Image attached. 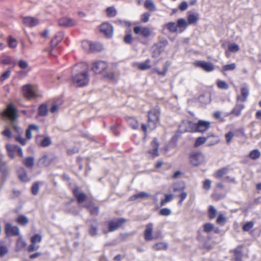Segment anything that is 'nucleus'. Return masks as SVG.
Listing matches in <instances>:
<instances>
[{
    "label": "nucleus",
    "mask_w": 261,
    "mask_h": 261,
    "mask_svg": "<svg viewBox=\"0 0 261 261\" xmlns=\"http://www.w3.org/2000/svg\"><path fill=\"white\" fill-rule=\"evenodd\" d=\"M74 68L77 70V72L72 74V80L73 85L79 87L87 86L90 80L87 65L78 64Z\"/></svg>",
    "instance_id": "f257e3e1"
},
{
    "label": "nucleus",
    "mask_w": 261,
    "mask_h": 261,
    "mask_svg": "<svg viewBox=\"0 0 261 261\" xmlns=\"http://www.w3.org/2000/svg\"><path fill=\"white\" fill-rule=\"evenodd\" d=\"M210 122L204 120H199L196 123L191 121H183L179 125V129L181 132H198L203 133L210 128Z\"/></svg>",
    "instance_id": "f03ea898"
},
{
    "label": "nucleus",
    "mask_w": 261,
    "mask_h": 261,
    "mask_svg": "<svg viewBox=\"0 0 261 261\" xmlns=\"http://www.w3.org/2000/svg\"><path fill=\"white\" fill-rule=\"evenodd\" d=\"M2 116L8 118L11 121V125L16 133L19 134L20 132H22L15 123V120L17 118V111L12 104H10L8 106L7 109L2 113Z\"/></svg>",
    "instance_id": "7ed1b4c3"
},
{
    "label": "nucleus",
    "mask_w": 261,
    "mask_h": 261,
    "mask_svg": "<svg viewBox=\"0 0 261 261\" xmlns=\"http://www.w3.org/2000/svg\"><path fill=\"white\" fill-rule=\"evenodd\" d=\"M160 112L158 108H154L148 112V126L150 129H154L159 121Z\"/></svg>",
    "instance_id": "20e7f679"
},
{
    "label": "nucleus",
    "mask_w": 261,
    "mask_h": 261,
    "mask_svg": "<svg viewBox=\"0 0 261 261\" xmlns=\"http://www.w3.org/2000/svg\"><path fill=\"white\" fill-rule=\"evenodd\" d=\"M22 91L24 96L29 99L39 96L38 93V88L35 85H25L22 87Z\"/></svg>",
    "instance_id": "39448f33"
},
{
    "label": "nucleus",
    "mask_w": 261,
    "mask_h": 261,
    "mask_svg": "<svg viewBox=\"0 0 261 261\" xmlns=\"http://www.w3.org/2000/svg\"><path fill=\"white\" fill-rule=\"evenodd\" d=\"M204 155L201 152H194L190 156V163L194 166H197L204 162Z\"/></svg>",
    "instance_id": "423d86ee"
},
{
    "label": "nucleus",
    "mask_w": 261,
    "mask_h": 261,
    "mask_svg": "<svg viewBox=\"0 0 261 261\" xmlns=\"http://www.w3.org/2000/svg\"><path fill=\"white\" fill-rule=\"evenodd\" d=\"M108 67V64L102 61H98L93 63L91 70L96 74L103 72Z\"/></svg>",
    "instance_id": "0eeeda50"
},
{
    "label": "nucleus",
    "mask_w": 261,
    "mask_h": 261,
    "mask_svg": "<svg viewBox=\"0 0 261 261\" xmlns=\"http://www.w3.org/2000/svg\"><path fill=\"white\" fill-rule=\"evenodd\" d=\"M134 32L136 35H141L144 37H149L152 33L151 29L148 27L136 26L134 28Z\"/></svg>",
    "instance_id": "6e6552de"
},
{
    "label": "nucleus",
    "mask_w": 261,
    "mask_h": 261,
    "mask_svg": "<svg viewBox=\"0 0 261 261\" xmlns=\"http://www.w3.org/2000/svg\"><path fill=\"white\" fill-rule=\"evenodd\" d=\"M5 233L8 237L18 236L19 234V229L17 226H13L10 223H6L5 225Z\"/></svg>",
    "instance_id": "1a4fd4ad"
},
{
    "label": "nucleus",
    "mask_w": 261,
    "mask_h": 261,
    "mask_svg": "<svg viewBox=\"0 0 261 261\" xmlns=\"http://www.w3.org/2000/svg\"><path fill=\"white\" fill-rule=\"evenodd\" d=\"M76 21L69 17H63L59 19L58 24L63 27H71L76 24Z\"/></svg>",
    "instance_id": "9d476101"
},
{
    "label": "nucleus",
    "mask_w": 261,
    "mask_h": 261,
    "mask_svg": "<svg viewBox=\"0 0 261 261\" xmlns=\"http://www.w3.org/2000/svg\"><path fill=\"white\" fill-rule=\"evenodd\" d=\"M195 64L206 72H210L214 70L213 64L210 62L204 61H198L195 63Z\"/></svg>",
    "instance_id": "9b49d317"
},
{
    "label": "nucleus",
    "mask_w": 261,
    "mask_h": 261,
    "mask_svg": "<svg viewBox=\"0 0 261 261\" xmlns=\"http://www.w3.org/2000/svg\"><path fill=\"white\" fill-rule=\"evenodd\" d=\"M22 23L24 25L29 27H34L39 23V20L35 17L31 16L23 17Z\"/></svg>",
    "instance_id": "f8f14e48"
},
{
    "label": "nucleus",
    "mask_w": 261,
    "mask_h": 261,
    "mask_svg": "<svg viewBox=\"0 0 261 261\" xmlns=\"http://www.w3.org/2000/svg\"><path fill=\"white\" fill-rule=\"evenodd\" d=\"M100 31L108 37H111L113 33V27L108 23H102L100 27Z\"/></svg>",
    "instance_id": "ddd939ff"
},
{
    "label": "nucleus",
    "mask_w": 261,
    "mask_h": 261,
    "mask_svg": "<svg viewBox=\"0 0 261 261\" xmlns=\"http://www.w3.org/2000/svg\"><path fill=\"white\" fill-rule=\"evenodd\" d=\"M0 171L2 175L1 177V180L3 183H4L6 181L7 176L8 175V168L7 163L2 159H0Z\"/></svg>",
    "instance_id": "4468645a"
},
{
    "label": "nucleus",
    "mask_w": 261,
    "mask_h": 261,
    "mask_svg": "<svg viewBox=\"0 0 261 261\" xmlns=\"http://www.w3.org/2000/svg\"><path fill=\"white\" fill-rule=\"evenodd\" d=\"M153 224L148 223L146 225V229L144 231V239L146 241H151L153 240L152 236Z\"/></svg>",
    "instance_id": "2eb2a0df"
},
{
    "label": "nucleus",
    "mask_w": 261,
    "mask_h": 261,
    "mask_svg": "<svg viewBox=\"0 0 261 261\" xmlns=\"http://www.w3.org/2000/svg\"><path fill=\"white\" fill-rule=\"evenodd\" d=\"M124 222L123 219H119L116 221H111L109 222V231H114L117 229Z\"/></svg>",
    "instance_id": "dca6fc26"
},
{
    "label": "nucleus",
    "mask_w": 261,
    "mask_h": 261,
    "mask_svg": "<svg viewBox=\"0 0 261 261\" xmlns=\"http://www.w3.org/2000/svg\"><path fill=\"white\" fill-rule=\"evenodd\" d=\"M75 197L79 203H82L86 198V195L79 190L78 189H74L73 191Z\"/></svg>",
    "instance_id": "f3484780"
},
{
    "label": "nucleus",
    "mask_w": 261,
    "mask_h": 261,
    "mask_svg": "<svg viewBox=\"0 0 261 261\" xmlns=\"http://www.w3.org/2000/svg\"><path fill=\"white\" fill-rule=\"evenodd\" d=\"M241 95L238 96V99L244 102L246 100L249 95L248 88L246 86H242L241 90Z\"/></svg>",
    "instance_id": "a211bd4d"
},
{
    "label": "nucleus",
    "mask_w": 261,
    "mask_h": 261,
    "mask_svg": "<svg viewBox=\"0 0 261 261\" xmlns=\"http://www.w3.org/2000/svg\"><path fill=\"white\" fill-rule=\"evenodd\" d=\"M150 60L147 59L145 62L141 63H136L135 65L141 70H145L151 68L150 65Z\"/></svg>",
    "instance_id": "6ab92c4d"
},
{
    "label": "nucleus",
    "mask_w": 261,
    "mask_h": 261,
    "mask_svg": "<svg viewBox=\"0 0 261 261\" xmlns=\"http://www.w3.org/2000/svg\"><path fill=\"white\" fill-rule=\"evenodd\" d=\"M151 146L152 147V149L149 150L148 151V153L151 154L152 156L154 158L159 155L158 153V147L159 144L156 142V139H154L151 143Z\"/></svg>",
    "instance_id": "aec40b11"
},
{
    "label": "nucleus",
    "mask_w": 261,
    "mask_h": 261,
    "mask_svg": "<svg viewBox=\"0 0 261 261\" xmlns=\"http://www.w3.org/2000/svg\"><path fill=\"white\" fill-rule=\"evenodd\" d=\"M174 192H178L180 193L179 196L180 198V200L178 202V204L180 205L182 204V201L185 199L187 197V193L184 191V189L182 188H177L175 187H174L173 189Z\"/></svg>",
    "instance_id": "412c9836"
},
{
    "label": "nucleus",
    "mask_w": 261,
    "mask_h": 261,
    "mask_svg": "<svg viewBox=\"0 0 261 261\" xmlns=\"http://www.w3.org/2000/svg\"><path fill=\"white\" fill-rule=\"evenodd\" d=\"M18 177L19 179L23 182H27L30 180V178L27 175V172L24 168H21L18 171Z\"/></svg>",
    "instance_id": "4be33fe9"
},
{
    "label": "nucleus",
    "mask_w": 261,
    "mask_h": 261,
    "mask_svg": "<svg viewBox=\"0 0 261 261\" xmlns=\"http://www.w3.org/2000/svg\"><path fill=\"white\" fill-rule=\"evenodd\" d=\"M149 196H150L149 194L144 192H141L130 197L129 200L130 201H134L139 198L142 199L148 197Z\"/></svg>",
    "instance_id": "5701e85b"
},
{
    "label": "nucleus",
    "mask_w": 261,
    "mask_h": 261,
    "mask_svg": "<svg viewBox=\"0 0 261 261\" xmlns=\"http://www.w3.org/2000/svg\"><path fill=\"white\" fill-rule=\"evenodd\" d=\"M144 7L150 11H155L156 10V6L152 0H146Z\"/></svg>",
    "instance_id": "b1692460"
},
{
    "label": "nucleus",
    "mask_w": 261,
    "mask_h": 261,
    "mask_svg": "<svg viewBox=\"0 0 261 261\" xmlns=\"http://www.w3.org/2000/svg\"><path fill=\"white\" fill-rule=\"evenodd\" d=\"M103 49L102 45L99 43H93L91 42L90 53L100 51Z\"/></svg>",
    "instance_id": "393cba45"
},
{
    "label": "nucleus",
    "mask_w": 261,
    "mask_h": 261,
    "mask_svg": "<svg viewBox=\"0 0 261 261\" xmlns=\"http://www.w3.org/2000/svg\"><path fill=\"white\" fill-rule=\"evenodd\" d=\"M64 36L63 32H59L56 36L54 39L51 41V47H54L58 44V42H59L62 38Z\"/></svg>",
    "instance_id": "a878e982"
},
{
    "label": "nucleus",
    "mask_w": 261,
    "mask_h": 261,
    "mask_svg": "<svg viewBox=\"0 0 261 261\" xmlns=\"http://www.w3.org/2000/svg\"><path fill=\"white\" fill-rule=\"evenodd\" d=\"M244 107L245 106L243 104H238L234 108L231 113L236 116H239L241 113L242 110L244 108Z\"/></svg>",
    "instance_id": "bb28decb"
},
{
    "label": "nucleus",
    "mask_w": 261,
    "mask_h": 261,
    "mask_svg": "<svg viewBox=\"0 0 261 261\" xmlns=\"http://www.w3.org/2000/svg\"><path fill=\"white\" fill-rule=\"evenodd\" d=\"M39 164L42 166H48L51 163V160L46 156L44 155L39 160Z\"/></svg>",
    "instance_id": "cd10ccee"
},
{
    "label": "nucleus",
    "mask_w": 261,
    "mask_h": 261,
    "mask_svg": "<svg viewBox=\"0 0 261 261\" xmlns=\"http://www.w3.org/2000/svg\"><path fill=\"white\" fill-rule=\"evenodd\" d=\"M127 123L133 129H136L138 127V123L135 118L133 117H129L127 119Z\"/></svg>",
    "instance_id": "c85d7f7f"
},
{
    "label": "nucleus",
    "mask_w": 261,
    "mask_h": 261,
    "mask_svg": "<svg viewBox=\"0 0 261 261\" xmlns=\"http://www.w3.org/2000/svg\"><path fill=\"white\" fill-rule=\"evenodd\" d=\"M18 223L22 225H25L28 224L29 220L27 217L24 215H20L16 219Z\"/></svg>",
    "instance_id": "c756f323"
},
{
    "label": "nucleus",
    "mask_w": 261,
    "mask_h": 261,
    "mask_svg": "<svg viewBox=\"0 0 261 261\" xmlns=\"http://www.w3.org/2000/svg\"><path fill=\"white\" fill-rule=\"evenodd\" d=\"M106 12L108 16L109 17H113L117 14V10L114 7L107 8Z\"/></svg>",
    "instance_id": "7c9ffc66"
},
{
    "label": "nucleus",
    "mask_w": 261,
    "mask_h": 261,
    "mask_svg": "<svg viewBox=\"0 0 261 261\" xmlns=\"http://www.w3.org/2000/svg\"><path fill=\"white\" fill-rule=\"evenodd\" d=\"M217 211L216 209L213 206L210 205L208 209V217L212 219L216 217Z\"/></svg>",
    "instance_id": "2f4dec72"
},
{
    "label": "nucleus",
    "mask_w": 261,
    "mask_h": 261,
    "mask_svg": "<svg viewBox=\"0 0 261 261\" xmlns=\"http://www.w3.org/2000/svg\"><path fill=\"white\" fill-rule=\"evenodd\" d=\"M249 156L251 159L255 160L260 157V152L258 149H254L250 152Z\"/></svg>",
    "instance_id": "473e14b6"
},
{
    "label": "nucleus",
    "mask_w": 261,
    "mask_h": 261,
    "mask_svg": "<svg viewBox=\"0 0 261 261\" xmlns=\"http://www.w3.org/2000/svg\"><path fill=\"white\" fill-rule=\"evenodd\" d=\"M167 247L166 244L162 242L156 243L152 246V248L155 250H165Z\"/></svg>",
    "instance_id": "72a5a7b5"
},
{
    "label": "nucleus",
    "mask_w": 261,
    "mask_h": 261,
    "mask_svg": "<svg viewBox=\"0 0 261 261\" xmlns=\"http://www.w3.org/2000/svg\"><path fill=\"white\" fill-rule=\"evenodd\" d=\"M23 163L26 167H31L34 164V159L32 156L28 157L24 160Z\"/></svg>",
    "instance_id": "f704fd0d"
},
{
    "label": "nucleus",
    "mask_w": 261,
    "mask_h": 261,
    "mask_svg": "<svg viewBox=\"0 0 261 261\" xmlns=\"http://www.w3.org/2000/svg\"><path fill=\"white\" fill-rule=\"evenodd\" d=\"M239 49V46L237 44L231 43L229 44L228 45V50L230 52L236 53L238 51Z\"/></svg>",
    "instance_id": "c9c22d12"
},
{
    "label": "nucleus",
    "mask_w": 261,
    "mask_h": 261,
    "mask_svg": "<svg viewBox=\"0 0 261 261\" xmlns=\"http://www.w3.org/2000/svg\"><path fill=\"white\" fill-rule=\"evenodd\" d=\"M82 45L83 49L85 51L90 53V47L91 45V41L88 40H84L82 42Z\"/></svg>",
    "instance_id": "e433bc0d"
},
{
    "label": "nucleus",
    "mask_w": 261,
    "mask_h": 261,
    "mask_svg": "<svg viewBox=\"0 0 261 261\" xmlns=\"http://www.w3.org/2000/svg\"><path fill=\"white\" fill-rule=\"evenodd\" d=\"M236 67V65L235 63H231L230 64H227L223 66L222 68V71H232Z\"/></svg>",
    "instance_id": "4c0bfd02"
},
{
    "label": "nucleus",
    "mask_w": 261,
    "mask_h": 261,
    "mask_svg": "<svg viewBox=\"0 0 261 261\" xmlns=\"http://www.w3.org/2000/svg\"><path fill=\"white\" fill-rule=\"evenodd\" d=\"M8 43L9 46L10 48H15L17 45V42L15 38H14L11 36H10L8 38Z\"/></svg>",
    "instance_id": "58836bf2"
},
{
    "label": "nucleus",
    "mask_w": 261,
    "mask_h": 261,
    "mask_svg": "<svg viewBox=\"0 0 261 261\" xmlns=\"http://www.w3.org/2000/svg\"><path fill=\"white\" fill-rule=\"evenodd\" d=\"M217 85L219 88L221 89H228L229 88L228 85L224 81L221 80H217Z\"/></svg>",
    "instance_id": "ea45409f"
},
{
    "label": "nucleus",
    "mask_w": 261,
    "mask_h": 261,
    "mask_svg": "<svg viewBox=\"0 0 261 261\" xmlns=\"http://www.w3.org/2000/svg\"><path fill=\"white\" fill-rule=\"evenodd\" d=\"M226 221V218L223 214H219L216 222L218 224L223 225Z\"/></svg>",
    "instance_id": "a19ab883"
},
{
    "label": "nucleus",
    "mask_w": 261,
    "mask_h": 261,
    "mask_svg": "<svg viewBox=\"0 0 261 261\" xmlns=\"http://www.w3.org/2000/svg\"><path fill=\"white\" fill-rule=\"evenodd\" d=\"M48 113V109L45 105H41L39 108V114L41 116H45Z\"/></svg>",
    "instance_id": "79ce46f5"
},
{
    "label": "nucleus",
    "mask_w": 261,
    "mask_h": 261,
    "mask_svg": "<svg viewBox=\"0 0 261 261\" xmlns=\"http://www.w3.org/2000/svg\"><path fill=\"white\" fill-rule=\"evenodd\" d=\"M42 240L41 236L39 234H35L31 238V243L33 244H37L41 242Z\"/></svg>",
    "instance_id": "37998d69"
},
{
    "label": "nucleus",
    "mask_w": 261,
    "mask_h": 261,
    "mask_svg": "<svg viewBox=\"0 0 261 261\" xmlns=\"http://www.w3.org/2000/svg\"><path fill=\"white\" fill-rule=\"evenodd\" d=\"M160 215L163 216H168L172 213V211L169 208H163L160 211Z\"/></svg>",
    "instance_id": "c03bdc74"
},
{
    "label": "nucleus",
    "mask_w": 261,
    "mask_h": 261,
    "mask_svg": "<svg viewBox=\"0 0 261 261\" xmlns=\"http://www.w3.org/2000/svg\"><path fill=\"white\" fill-rule=\"evenodd\" d=\"M173 195L172 194L166 195L165 198L162 200L161 201V206H164L166 203L170 202L172 200Z\"/></svg>",
    "instance_id": "a18cd8bd"
},
{
    "label": "nucleus",
    "mask_w": 261,
    "mask_h": 261,
    "mask_svg": "<svg viewBox=\"0 0 261 261\" xmlns=\"http://www.w3.org/2000/svg\"><path fill=\"white\" fill-rule=\"evenodd\" d=\"M150 14L149 12H145L141 15L140 19L143 22L146 23L149 21Z\"/></svg>",
    "instance_id": "49530a36"
},
{
    "label": "nucleus",
    "mask_w": 261,
    "mask_h": 261,
    "mask_svg": "<svg viewBox=\"0 0 261 261\" xmlns=\"http://www.w3.org/2000/svg\"><path fill=\"white\" fill-rule=\"evenodd\" d=\"M168 30L171 32H175L177 31V25L174 22H170L167 24Z\"/></svg>",
    "instance_id": "de8ad7c7"
},
{
    "label": "nucleus",
    "mask_w": 261,
    "mask_h": 261,
    "mask_svg": "<svg viewBox=\"0 0 261 261\" xmlns=\"http://www.w3.org/2000/svg\"><path fill=\"white\" fill-rule=\"evenodd\" d=\"M198 20V17L194 14H190L188 16V21L189 24L195 23Z\"/></svg>",
    "instance_id": "09e8293b"
},
{
    "label": "nucleus",
    "mask_w": 261,
    "mask_h": 261,
    "mask_svg": "<svg viewBox=\"0 0 261 261\" xmlns=\"http://www.w3.org/2000/svg\"><path fill=\"white\" fill-rule=\"evenodd\" d=\"M39 182H36L33 185L32 187V194L34 195H36L38 194L39 189Z\"/></svg>",
    "instance_id": "8fccbe9b"
},
{
    "label": "nucleus",
    "mask_w": 261,
    "mask_h": 261,
    "mask_svg": "<svg viewBox=\"0 0 261 261\" xmlns=\"http://www.w3.org/2000/svg\"><path fill=\"white\" fill-rule=\"evenodd\" d=\"M27 244L22 239L21 237H20L18 240L17 241L16 245L18 248H22L26 246Z\"/></svg>",
    "instance_id": "3c124183"
},
{
    "label": "nucleus",
    "mask_w": 261,
    "mask_h": 261,
    "mask_svg": "<svg viewBox=\"0 0 261 261\" xmlns=\"http://www.w3.org/2000/svg\"><path fill=\"white\" fill-rule=\"evenodd\" d=\"M206 139L204 137H199L198 138L195 143V147H198L203 144L205 141Z\"/></svg>",
    "instance_id": "603ef678"
},
{
    "label": "nucleus",
    "mask_w": 261,
    "mask_h": 261,
    "mask_svg": "<svg viewBox=\"0 0 261 261\" xmlns=\"http://www.w3.org/2000/svg\"><path fill=\"white\" fill-rule=\"evenodd\" d=\"M253 225L254 223L251 221L247 222L244 225L243 229L245 231H248L253 227Z\"/></svg>",
    "instance_id": "864d4df0"
},
{
    "label": "nucleus",
    "mask_w": 261,
    "mask_h": 261,
    "mask_svg": "<svg viewBox=\"0 0 261 261\" xmlns=\"http://www.w3.org/2000/svg\"><path fill=\"white\" fill-rule=\"evenodd\" d=\"M214 229V225L212 223H206L204 225V230L207 233L212 231Z\"/></svg>",
    "instance_id": "5fc2aeb1"
},
{
    "label": "nucleus",
    "mask_w": 261,
    "mask_h": 261,
    "mask_svg": "<svg viewBox=\"0 0 261 261\" xmlns=\"http://www.w3.org/2000/svg\"><path fill=\"white\" fill-rule=\"evenodd\" d=\"M1 62L5 65L10 64L11 62V59L9 56H3L1 58Z\"/></svg>",
    "instance_id": "6e6d98bb"
},
{
    "label": "nucleus",
    "mask_w": 261,
    "mask_h": 261,
    "mask_svg": "<svg viewBox=\"0 0 261 261\" xmlns=\"http://www.w3.org/2000/svg\"><path fill=\"white\" fill-rule=\"evenodd\" d=\"M97 228L93 225L91 226L89 230V234L92 237L96 236L97 234Z\"/></svg>",
    "instance_id": "4d7b16f0"
},
{
    "label": "nucleus",
    "mask_w": 261,
    "mask_h": 261,
    "mask_svg": "<svg viewBox=\"0 0 261 261\" xmlns=\"http://www.w3.org/2000/svg\"><path fill=\"white\" fill-rule=\"evenodd\" d=\"M10 74H11V70H8L6 71H5V72H4L0 77V80H1V82H4L6 79L9 78Z\"/></svg>",
    "instance_id": "13d9d810"
},
{
    "label": "nucleus",
    "mask_w": 261,
    "mask_h": 261,
    "mask_svg": "<svg viewBox=\"0 0 261 261\" xmlns=\"http://www.w3.org/2000/svg\"><path fill=\"white\" fill-rule=\"evenodd\" d=\"M51 140L48 137H45L41 142V145L43 147H47L51 144Z\"/></svg>",
    "instance_id": "bf43d9fd"
},
{
    "label": "nucleus",
    "mask_w": 261,
    "mask_h": 261,
    "mask_svg": "<svg viewBox=\"0 0 261 261\" xmlns=\"http://www.w3.org/2000/svg\"><path fill=\"white\" fill-rule=\"evenodd\" d=\"M18 64L19 67L21 69H26L29 66L28 63L26 61L23 60H21L19 61Z\"/></svg>",
    "instance_id": "052dcab7"
},
{
    "label": "nucleus",
    "mask_w": 261,
    "mask_h": 261,
    "mask_svg": "<svg viewBox=\"0 0 261 261\" xmlns=\"http://www.w3.org/2000/svg\"><path fill=\"white\" fill-rule=\"evenodd\" d=\"M227 171L228 169L227 168H222L217 171L216 176L218 177H221L225 175L227 173Z\"/></svg>",
    "instance_id": "680f3d73"
},
{
    "label": "nucleus",
    "mask_w": 261,
    "mask_h": 261,
    "mask_svg": "<svg viewBox=\"0 0 261 261\" xmlns=\"http://www.w3.org/2000/svg\"><path fill=\"white\" fill-rule=\"evenodd\" d=\"M18 146L17 145H12L11 144L6 145V149L7 152H16V149Z\"/></svg>",
    "instance_id": "e2e57ef3"
},
{
    "label": "nucleus",
    "mask_w": 261,
    "mask_h": 261,
    "mask_svg": "<svg viewBox=\"0 0 261 261\" xmlns=\"http://www.w3.org/2000/svg\"><path fill=\"white\" fill-rule=\"evenodd\" d=\"M211 181L210 179H206L203 181V188L206 190H208L211 188Z\"/></svg>",
    "instance_id": "0e129e2a"
},
{
    "label": "nucleus",
    "mask_w": 261,
    "mask_h": 261,
    "mask_svg": "<svg viewBox=\"0 0 261 261\" xmlns=\"http://www.w3.org/2000/svg\"><path fill=\"white\" fill-rule=\"evenodd\" d=\"M8 252V248L6 246H0V256H4Z\"/></svg>",
    "instance_id": "69168bd1"
},
{
    "label": "nucleus",
    "mask_w": 261,
    "mask_h": 261,
    "mask_svg": "<svg viewBox=\"0 0 261 261\" xmlns=\"http://www.w3.org/2000/svg\"><path fill=\"white\" fill-rule=\"evenodd\" d=\"M187 25V22L185 19L183 18L179 19L177 20V27L179 28H182Z\"/></svg>",
    "instance_id": "338daca9"
},
{
    "label": "nucleus",
    "mask_w": 261,
    "mask_h": 261,
    "mask_svg": "<svg viewBox=\"0 0 261 261\" xmlns=\"http://www.w3.org/2000/svg\"><path fill=\"white\" fill-rule=\"evenodd\" d=\"M240 250L237 248L234 250V253L236 257V261H240L241 259V255H240Z\"/></svg>",
    "instance_id": "774afa93"
}]
</instances>
